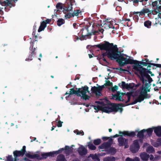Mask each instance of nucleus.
I'll return each instance as SVG.
<instances>
[{
    "label": "nucleus",
    "instance_id": "f257e3e1",
    "mask_svg": "<svg viewBox=\"0 0 161 161\" xmlns=\"http://www.w3.org/2000/svg\"><path fill=\"white\" fill-rule=\"evenodd\" d=\"M97 47L101 50H105L106 52L103 53L101 57H105L107 56L108 58L111 60H116L118 55V48L116 45H114L113 43H110L107 41H105L103 43L95 45Z\"/></svg>",
    "mask_w": 161,
    "mask_h": 161
},
{
    "label": "nucleus",
    "instance_id": "f03ea898",
    "mask_svg": "<svg viewBox=\"0 0 161 161\" xmlns=\"http://www.w3.org/2000/svg\"><path fill=\"white\" fill-rule=\"evenodd\" d=\"M116 61L118 63L119 66L122 67L128 64H135L133 69L137 71L141 65L139 64V61L130 58H127L123 57V54H119L117 56Z\"/></svg>",
    "mask_w": 161,
    "mask_h": 161
},
{
    "label": "nucleus",
    "instance_id": "7ed1b4c3",
    "mask_svg": "<svg viewBox=\"0 0 161 161\" xmlns=\"http://www.w3.org/2000/svg\"><path fill=\"white\" fill-rule=\"evenodd\" d=\"M118 105L115 103H110L108 104L105 105L103 106H101V110L103 112L109 113L114 112H116L118 111L119 109Z\"/></svg>",
    "mask_w": 161,
    "mask_h": 161
},
{
    "label": "nucleus",
    "instance_id": "20e7f679",
    "mask_svg": "<svg viewBox=\"0 0 161 161\" xmlns=\"http://www.w3.org/2000/svg\"><path fill=\"white\" fill-rule=\"evenodd\" d=\"M89 27L88 25H86L84 28L82 29L80 31V33H81V36L80 37L76 36V39L82 40H86L87 38H91L90 36L92 35V33L89 32L88 30Z\"/></svg>",
    "mask_w": 161,
    "mask_h": 161
},
{
    "label": "nucleus",
    "instance_id": "39448f33",
    "mask_svg": "<svg viewBox=\"0 0 161 161\" xmlns=\"http://www.w3.org/2000/svg\"><path fill=\"white\" fill-rule=\"evenodd\" d=\"M148 94L147 92L145 91H141L139 94L137 98L132 102L126 105V106L129 105H134L137 102L140 103L144 100L145 99L149 98Z\"/></svg>",
    "mask_w": 161,
    "mask_h": 161
},
{
    "label": "nucleus",
    "instance_id": "423d86ee",
    "mask_svg": "<svg viewBox=\"0 0 161 161\" xmlns=\"http://www.w3.org/2000/svg\"><path fill=\"white\" fill-rule=\"evenodd\" d=\"M74 146V145H72L71 147H70L69 146H66L64 148H61L58 151L52 152L53 157H54L55 155L61 153L62 151L64 150H65V153L67 155H69L72 153L73 150L72 147Z\"/></svg>",
    "mask_w": 161,
    "mask_h": 161
},
{
    "label": "nucleus",
    "instance_id": "0eeeda50",
    "mask_svg": "<svg viewBox=\"0 0 161 161\" xmlns=\"http://www.w3.org/2000/svg\"><path fill=\"white\" fill-rule=\"evenodd\" d=\"M137 71L140 75L141 76H139L140 80L143 84H144L145 81H147V80L145 79V77L147 79L151 77L150 75L146 72V69L143 67L142 66Z\"/></svg>",
    "mask_w": 161,
    "mask_h": 161
},
{
    "label": "nucleus",
    "instance_id": "6e6552de",
    "mask_svg": "<svg viewBox=\"0 0 161 161\" xmlns=\"http://www.w3.org/2000/svg\"><path fill=\"white\" fill-rule=\"evenodd\" d=\"M36 41H37V40H34L33 41L31 40L30 42V46L29 48L30 51L29 52V55L28 56V58L26 59V61L32 60L36 55V53L35 51L36 50V48L37 47H34V42H35Z\"/></svg>",
    "mask_w": 161,
    "mask_h": 161
},
{
    "label": "nucleus",
    "instance_id": "1a4fd4ad",
    "mask_svg": "<svg viewBox=\"0 0 161 161\" xmlns=\"http://www.w3.org/2000/svg\"><path fill=\"white\" fill-rule=\"evenodd\" d=\"M140 148L139 141L137 139L134 140L132 144L130 147V150L133 153H136Z\"/></svg>",
    "mask_w": 161,
    "mask_h": 161
},
{
    "label": "nucleus",
    "instance_id": "9d476101",
    "mask_svg": "<svg viewBox=\"0 0 161 161\" xmlns=\"http://www.w3.org/2000/svg\"><path fill=\"white\" fill-rule=\"evenodd\" d=\"M153 11L150 10L148 8H143L140 12H134L133 14L134 15H137L139 14V16L145 15L146 14H148V15L151 14Z\"/></svg>",
    "mask_w": 161,
    "mask_h": 161
},
{
    "label": "nucleus",
    "instance_id": "9b49d317",
    "mask_svg": "<svg viewBox=\"0 0 161 161\" xmlns=\"http://www.w3.org/2000/svg\"><path fill=\"white\" fill-rule=\"evenodd\" d=\"M113 139L110 138L108 141L106 142H104L100 145L99 146L98 148L99 149H107L110 147L113 144Z\"/></svg>",
    "mask_w": 161,
    "mask_h": 161
},
{
    "label": "nucleus",
    "instance_id": "f8f14e48",
    "mask_svg": "<svg viewBox=\"0 0 161 161\" xmlns=\"http://www.w3.org/2000/svg\"><path fill=\"white\" fill-rule=\"evenodd\" d=\"M135 84L134 83H132L128 84H126L124 81H122L121 85H120V83L119 84V86L123 89H126L128 90H130L133 89L135 86Z\"/></svg>",
    "mask_w": 161,
    "mask_h": 161
},
{
    "label": "nucleus",
    "instance_id": "ddd939ff",
    "mask_svg": "<svg viewBox=\"0 0 161 161\" xmlns=\"http://www.w3.org/2000/svg\"><path fill=\"white\" fill-rule=\"evenodd\" d=\"M75 3V0H70L69 1V2L65 4L64 9L67 12L71 11L72 9V6L74 5V3Z\"/></svg>",
    "mask_w": 161,
    "mask_h": 161
},
{
    "label": "nucleus",
    "instance_id": "4468645a",
    "mask_svg": "<svg viewBox=\"0 0 161 161\" xmlns=\"http://www.w3.org/2000/svg\"><path fill=\"white\" fill-rule=\"evenodd\" d=\"M119 133L120 134V136L122 137L123 135L124 136H128L130 137H133L135 135L136 133L135 132L131 131L130 132L128 131H124L123 132L119 131Z\"/></svg>",
    "mask_w": 161,
    "mask_h": 161
},
{
    "label": "nucleus",
    "instance_id": "2eb2a0df",
    "mask_svg": "<svg viewBox=\"0 0 161 161\" xmlns=\"http://www.w3.org/2000/svg\"><path fill=\"white\" fill-rule=\"evenodd\" d=\"M77 151L80 155L81 156L85 155L87 153V150L83 146L80 147Z\"/></svg>",
    "mask_w": 161,
    "mask_h": 161
},
{
    "label": "nucleus",
    "instance_id": "dca6fc26",
    "mask_svg": "<svg viewBox=\"0 0 161 161\" xmlns=\"http://www.w3.org/2000/svg\"><path fill=\"white\" fill-rule=\"evenodd\" d=\"M41 157L39 155V157H37V159L38 160H42L45 159H46L48 157H53V155L52 152L44 153L41 154Z\"/></svg>",
    "mask_w": 161,
    "mask_h": 161
},
{
    "label": "nucleus",
    "instance_id": "f3484780",
    "mask_svg": "<svg viewBox=\"0 0 161 161\" xmlns=\"http://www.w3.org/2000/svg\"><path fill=\"white\" fill-rule=\"evenodd\" d=\"M153 128L154 129V132L156 135L158 137H161V126L153 127Z\"/></svg>",
    "mask_w": 161,
    "mask_h": 161
},
{
    "label": "nucleus",
    "instance_id": "a211bd4d",
    "mask_svg": "<svg viewBox=\"0 0 161 161\" xmlns=\"http://www.w3.org/2000/svg\"><path fill=\"white\" fill-rule=\"evenodd\" d=\"M140 156L142 159L144 161H147L149 158V155L145 152L141 153Z\"/></svg>",
    "mask_w": 161,
    "mask_h": 161
},
{
    "label": "nucleus",
    "instance_id": "6ab92c4d",
    "mask_svg": "<svg viewBox=\"0 0 161 161\" xmlns=\"http://www.w3.org/2000/svg\"><path fill=\"white\" fill-rule=\"evenodd\" d=\"M14 156V159L16 160H17V157H20L21 156H23L24 155L20 151L15 150L13 152Z\"/></svg>",
    "mask_w": 161,
    "mask_h": 161
},
{
    "label": "nucleus",
    "instance_id": "aec40b11",
    "mask_svg": "<svg viewBox=\"0 0 161 161\" xmlns=\"http://www.w3.org/2000/svg\"><path fill=\"white\" fill-rule=\"evenodd\" d=\"M1 4L2 6H8L10 7H11L13 6L12 4L11 3V1L9 0H6L5 1L1 2Z\"/></svg>",
    "mask_w": 161,
    "mask_h": 161
},
{
    "label": "nucleus",
    "instance_id": "412c9836",
    "mask_svg": "<svg viewBox=\"0 0 161 161\" xmlns=\"http://www.w3.org/2000/svg\"><path fill=\"white\" fill-rule=\"evenodd\" d=\"M145 132V129H143L138 132L137 136L140 139L141 141H142V139L144 138V133Z\"/></svg>",
    "mask_w": 161,
    "mask_h": 161
},
{
    "label": "nucleus",
    "instance_id": "4be33fe9",
    "mask_svg": "<svg viewBox=\"0 0 161 161\" xmlns=\"http://www.w3.org/2000/svg\"><path fill=\"white\" fill-rule=\"evenodd\" d=\"M125 138L122 137H119L118 139V141L119 143V146H123L125 144Z\"/></svg>",
    "mask_w": 161,
    "mask_h": 161
},
{
    "label": "nucleus",
    "instance_id": "5701e85b",
    "mask_svg": "<svg viewBox=\"0 0 161 161\" xmlns=\"http://www.w3.org/2000/svg\"><path fill=\"white\" fill-rule=\"evenodd\" d=\"M47 27V25H46V23L45 21H43L41 22L40 25L38 30V32H40L41 31L44 30L45 28Z\"/></svg>",
    "mask_w": 161,
    "mask_h": 161
},
{
    "label": "nucleus",
    "instance_id": "b1692460",
    "mask_svg": "<svg viewBox=\"0 0 161 161\" xmlns=\"http://www.w3.org/2000/svg\"><path fill=\"white\" fill-rule=\"evenodd\" d=\"M108 154H115L116 152V149L114 147H111L108 150H106Z\"/></svg>",
    "mask_w": 161,
    "mask_h": 161
},
{
    "label": "nucleus",
    "instance_id": "393cba45",
    "mask_svg": "<svg viewBox=\"0 0 161 161\" xmlns=\"http://www.w3.org/2000/svg\"><path fill=\"white\" fill-rule=\"evenodd\" d=\"M56 161H67V160L63 154H60L57 156Z\"/></svg>",
    "mask_w": 161,
    "mask_h": 161
},
{
    "label": "nucleus",
    "instance_id": "a878e982",
    "mask_svg": "<svg viewBox=\"0 0 161 161\" xmlns=\"http://www.w3.org/2000/svg\"><path fill=\"white\" fill-rule=\"evenodd\" d=\"M82 90H81V94H86L87 92L89 93L90 92L89 91L88 87L86 86H82Z\"/></svg>",
    "mask_w": 161,
    "mask_h": 161
},
{
    "label": "nucleus",
    "instance_id": "bb28decb",
    "mask_svg": "<svg viewBox=\"0 0 161 161\" xmlns=\"http://www.w3.org/2000/svg\"><path fill=\"white\" fill-rule=\"evenodd\" d=\"M149 62V60L147 58H145L144 60H142V61H139V64L141 65H143L145 66H147L148 63H149L148 62Z\"/></svg>",
    "mask_w": 161,
    "mask_h": 161
},
{
    "label": "nucleus",
    "instance_id": "cd10ccee",
    "mask_svg": "<svg viewBox=\"0 0 161 161\" xmlns=\"http://www.w3.org/2000/svg\"><path fill=\"white\" fill-rule=\"evenodd\" d=\"M113 97L114 98H116L115 100H118L119 101H121L123 102L124 99H121V95H120L119 94H114L113 95Z\"/></svg>",
    "mask_w": 161,
    "mask_h": 161
},
{
    "label": "nucleus",
    "instance_id": "c85d7f7f",
    "mask_svg": "<svg viewBox=\"0 0 161 161\" xmlns=\"http://www.w3.org/2000/svg\"><path fill=\"white\" fill-rule=\"evenodd\" d=\"M25 156L26 157L31 158H36L37 157H39V155L38 154H34V155H32L29 153H27L25 154Z\"/></svg>",
    "mask_w": 161,
    "mask_h": 161
},
{
    "label": "nucleus",
    "instance_id": "c756f323",
    "mask_svg": "<svg viewBox=\"0 0 161 161\" xmlns=\"http://www.w3.org/2000/svg\"><path fill=\"white\" fill-rule=\"evenodd\" d=\"M103 161H115V158L114 157H107L103 159Z\"/></svg>",
    "mask_w": 161,
    "mask_h": 161
},
{
    "label": "nucleus",
    "instance_id": "7c9ffc66",
    "mask_svg": "<svg viewBox=\"0 0 161 161\" xmlns=\"http://www.w3.org/2000/svg\"><path fill=\"white\" fill-rule=\"evenodd\" d=\"M88 147L90 149L92 150H94L96 148V147L92 143L91 141L88 143Z\"/></svg>",
    "mask_w": 161,
    "mask_h": 161
},
{
    "label": "nucleus",
    "instance_id": "2f4dec72",
    "mask_svg": "<svg viewBox=\"0 0 161 161\" xmlns=\"http://www.w3.org/2000/svg\"><path fill=\"white\" fill-rule=\"evenodd\" d=\"M143 84V85H144V88L142 89L141 91L144 90L147 92V90L148 89L149 87L151 84H150L149 85V83H147V81H145L144 84Z\"/></svg>",
    "mask_w": 161,
    "mask_h": 161
},
{
    "label": "nucleus",
    "instance_id": "473e14b6",
    "mask_svg": "<svg viewBox=\"0 0 161 161\" xmlns=\"http://www.w3.org/2000/svg\"><path fill=\"white\" fill-rule=\"evenodd\" d=\"M92 155L91 157L93 161H100V159L96 154H91Z\"/></svg>",
    "mask_w": 161,
    "mask_h": 161
},
{
    "label": "nucleus",
    "instance_id": "72a5a7b5",
    "mask_svg": "<svg viewBox=\"0 0 161 161\" xmlns=\"http://www.w3.org/2000/svg\"><path fill=\"white\" fill-rule=\"evenodd\" d=\"M65 23L64 20L63 19H59L57 21V25L58 26H60Z\"/></svg>",
    "mask_w": 161,
    "mask_h": 161
},
{
    "label": "nucleus",
    "instance_id": "f704fd0d",
    "mask_svg": "<svg viewBox=\"0 0 161 161\" xmlns=\"http://www.w3.org/2000/svg\"><path fill=\"white\" fill-rule=\"evenodd\" d=\"M152 25V22L149 20H147L145 21L144 23V25L146 27L148 28L150 27Z\"/></svg>",
    "mask_w": 161,
    "mask_h": 161
},
{
    "label": "nucleus",
    "instance_id": "c9c22d12",
    "mask_svg": "<svg viewBox=\"0 0 161 161\" xmlns=\"http://www.w3.org/2000/svg\"><path fill=\"white\" fill-rule=\"evenodd\" d=\"M91 90L92 93H95L97 96H98L97 87L95 86L92 87Z\"/></svg>",
    "mask_w": 161,
    "mask_h": 161
},
{
    "label": "nucleus",
    "instance_id": "e433bc0d",
    "mask_svg": "<svg viewBox=\"0 0 161 161\" xmlns=\"http://www.w3.org/2000/svg\"><path fill=\"white\" fill-rule=\"evenodd\" d=\"M115 104L118 105L117 106H118V108H119L118 109V111L119 110L120 113H121L123 110V108L121 107L120 108L119 106H121L122 107H124V106H125L126 105H125V104H123V103H119V104L115 103Z\"/></svg>",
    "mask_w": 161,
    "mask_h": 161
},
{
    "label": "nucleus",
    "instance_id": "4c0bfd02",
    "mask_svg": "<svg viewBox=\"0 0 161 161\" xmlns=\"http://www.w3.org/2000/svg\"><path fill=\"white\" fill-rule=\"evenodd\" d=\"M146 150L148 153H153L154 151V149L152 146H150L147 147Z\"/></svg>",
    "mask_w": 161,
    "mask_h": 161
},
{
    "label": "nucleus",
    "instance_id": "58836bf2",
    "mask_svg": "<svg viewBox=\"0 0 161 161\" xmlns=\"http://www.w3.org/2000/svg\"><path fill=\"white\" fill-rule=\"evenodd\" d=\"M154 129L153 128H148L147 130H145V132H147V135L149 136H151L152 134V133L153 132V130Z\"/></svg>",
    "mask_w": 161,
    "mask_h": 161
},
{
    "label": "nucleus",
    "instance_id": "ea45409f",
    "mask_svg": "<svg viewBox=\"0 0 161 161\" xmlns=\"http://www.w3.org/2000/svg\"><path fill=\"white\" fill-rule=\"evenodd\" d=\"M97 85L98 86L97 87V91L98 92V96H101L102 95L101 91L102 90V88L100 86H98V84H97Z\"/></svg>",
    "mask_w": 161,
    "mask_h": 161
},
{
    "label": "nucleus",
    "instance_id": "a19ab883",
    "mask_svg": "<svg viewBox=\"0 0 161 161\" xmlns=\"http://www.w3.org/2000/svg\"><path fill=\"white\" fill-rule=\"evenodd\" d=\"M6 161H18L14 159V158L11 155H8L6 157Z\"/></svg>",
    "mask_w": 161,
    "mask_h": 161
},
{
    "label": "nucleus",
    "instance_id": "79ce46f5",
    "mask_svg": "<svg viewBox=\"0 0 161 161\" xmlns=\"http://www.w3.org/2000/svg\"><path fill=\"white\" fill-rule=\"evenodd\" d=\"M101 142V140L100 139H97L93 140V143L96 145H99Z\"/></svg>",
    "mask_w": 161,
    "mask_h": 161
},
{
    "label": "nucleus",
    "instance_id": "37998d69",
    "mask_svg": "<svg viewBox=\"0 0 161 161\" xmlns=\"http://www.w3.org/2000/svg\"><path fill=\"white\" fill-rule=\"evenodd\" d=\"M81 13V11L80 10L78 9L74 11V12L72 13L73 15V17L74 16H78L80 13Z\"/></svg>",
    "mask_w": 161,
    "mask_h": 161
},
{
    "label": "nucleus",
    "instance_id": "c03bdc74",
    "mask_svg": "<svg viewBox=\"0 0 161 161\" xmlns=\"http://www.w3.org/2000/svg\"><path fill=\"white\" fill-rule=\"evenodd\" d=\"M70 94H71V95L73 94H75L77 96H78L77 92L76 91V90H75L74 88H72L70 89Z\"/></svg>",
    "mask_w": 161,
    "mask_h": 161
},
{
    "label": "nucleus",
    "instance_id": "a18cd8bd",
    "mask_svg": "<svg viewBox=\"0 0 161 161\" xmlns=\"http://www.w3.org/2000/svg\"><path fill=\"white\" fill-rule=\"evenodd\" d=\"M82 95V96L81 97H82L83 99H84L85 100H88L89 99L90 97L89 96L87 95L86 94H83Z\"/></svg>",
    "mask_w": 161,
    "mask_h": 161
},
{
    "label": "nucleus",
    "instance_id": "49530a36",
    "mask_svg": "<svg viewBox=\"0 0 161 161\" xmlns=\"http://www.w3.org/2000/svg\"><path fill=\"white\" fill-rule=\"evenodd\" d=\"M65 17L66 19H69L71 17H73L72 13H68L65 15Z\"/></svg>",
    "mask_w": 161,
    "mask_h": 161
},
{
    "label": "nucleus",
    "instance_id": "de8ad7c7",
    "mask_svg": "<svg viewBox=\"0 0 161 161\" xmlns=\"http://www.w3.org/2000/svg\"><path fill=\"white\" fill-rule=\"evenodd\" d=\"M106 83L104 84L105 86H111L113 85V83L110 82L109 80H106Z\"/></svg>",
    "mask_w": 161,
    "mask_h": 161
},
{
    "label": "nucleus",
    "instance_id": "09e8293b",
    "mask_svg": "<svg viewBox=\"0 0 161 161\" xmlns=\"http://www.w3.org/2000/svg\"><path fill=\"white\" fill-rule=\"evenodd\" d=\"M56 7L58 9H62L63 8L62 3H58L56 5Z\"/></svg>",
    "mask_w": 161,
    "mask_h": 161
},
{
    "label": "nucleus",
    "instance_id": "8fccbe9b",
    "mask_svg": "<svg viewBox=\"0 0 161 161\" xmlns=\"http://www.w3.org/2000/svg\"><path fill=\"white\" fill-rule=\"evenodd\" d=\"M118 87L116 86L115 85L113 87H112L111 89V90L113 92H114L116 90H118Z\"/></svg>",
    "mask_w": 161,
    "mask_h": 161
},
{
    "label": "nucleus",
    "instance_id": "3c124183",
    "mask_svg": "<svg viewBox=\"0 0 161 161\" xmlns=\"http://www.w3.org/2000/svg\"><path fill=\"white\" fill-rule=\"evenodd\" d=\"M150 70V69H146V72H147V73H148V74H150L151 75V76H154V74H153L152 72Z\"/></svg>",
    "mask_w": 161,
    "mask_h": 161
},
{
    "label": "nucleus",
    "instance_id": "603ef678",
    "mask_svg": "<svg viewBox=\"0 0 161 161\" xmlns=\"http://www.w3.org/2000/svg\"><path fill=\"white\" fill-rule=\"evenodd\" d=\"M25 149L26 146H24L23 147L22 149L20 151L24 155L25 153L26 152Z\"/></svg>",
    "mask_w": 161,
    "mask_h": 161
},
{
    "label": "nucleus",
    "instance_id": "864d4df0",
    "mask_svg": "<svg viewBox=\"0 0 161 161\" xmlns=\"http://www.w3.org/2000/svg\"><path fill=\"white\" fill-rule=\"evenodd\" d=\"M125 146V148H127L129 147V145L128 144V139H126L125 140V144L124 145Z\"/></svg>",
    "mask_w": 161,
    "mask_h": 161
},
{
    "label": "nucleus",
    "instance_id": "5fc2aeb1",
    "mask_svg": "<svg viewBox=\"0 0 161 161\" xmlns=\"http://www.w3.org/2000/svg\"><path fill=\"white\" fill-rule=\"evenodd\" d=\"M148 0H132L134 3H137L139 2H142L144 1H147Z\"/></svg>",
    "mask_w": 161,
    "mask_h": 161
},
{
    "label": "nucleus",
    "instance_id": "6e6d98bb",
    "mask_svg": "<svg viewBox=\"0 0 161 161\" xmlns=\"http://www.w3.org/2000/svg\"><path fill=\"white\" fill-rule=\"evenodd\" d=\"M157 10L159 13L158 15H161V6L157 7Z\"/></svg>",
    "mask_w": 161,
    "mask_h": 161
},
{
    "label": "nucleus",
    "instance_id": "4d7b16f0",
    "mask_svg": "<svg viewBox=\"0 0 161 161\" xmlns=\"http://www.w3.org/2000/svg\"><path fill=\"white\" fill-rule=\"evenodd\" d=\"M81 88H79L78 89V90H76L77 92V93L78 94V96H80L81 95L80 94V93L81 94Z\"/></svg>",
    "mask_w": 161,
    "mask_h": 161
},
{
    "label": "nucleus",
    "instance_id": "13d9d810",
    "mask_svg": "<svg viewBox=\"0 0 161 161\" xmlns=\"http://www.w3.org/2000/svg\"><path fill=\"white\" fill-rule=\"evenodd\" d=\"M116 69L122 71H128V70L126 69H122L121 68H116L115 69Z\"/></svg>",
    "mask_w": 161,
    "mask_h": 161
},
{
    "label": "nucleus",
    "instance_id": "bf43d9fd",
    "mask_svg": "<svg viewBox=\"0 0 161 161\" xmlns=\"http://www.w3.org/2000/svg\"><path fill=\"white\" fill-rule=\"evenodd\" d=\"M45 21V22L46 23V25H47V24H49L50 23L51 21V19H47L45 21Z\"/></svg>",
    "mask_w": 161,
    "mask_h": 161
},
{
    "label": "nucleus",
    "instance_id": "052dcab7",
    "mask_svg": "<svg viewBox=\"0 0 161 161\" xmlns=\"http://www.w3.org/2000/svg\"><path fill=\"white\" fill-rule=\"evenodd\" d=\"M62 122L59 121L58 122V123L57 125V126L58 127H61L62 126Z\"/></svg>",
    "mask_w": 161,
    "mask_h": 161
},
{
    "label": "nucleus",
    "instance_id": "680f3d73",
    "mask_svg": "<svg viewBox=\"0 0 161 161\" xmlns=\"http://www.w3.org/2000/svg\"><path fill=\"white\" fill-rule=\"evenodd\" d=\"M109 137L106 136L103 137H102V139L103 141H105L108 140L109 139Z\"/></svg>",
    "mask_w": 161,
    "mask_h": 161
},
{
    "label": "nucleus",
    "instance_id": "e2e57ef3",
    "mask_svg": "<svg viewBox=\"0 0 161 161\" xmlns=\"http://www.w3.org/2000/svg\"><path fill=\"white\" fill-rule=\"evenodd\" d=\"M101 106H94V108L95 110L98 109L99 110H101Z\"/></svg>",
    "mask_w": 161,
    "mask_h": 161
},
{
    "label": "nucleus",
    "instance_id": "0e129e2a",
    "mask_svg": "<svg viewBox=\"0 0 161 161\" xmlns=\"http://www.w3.org/2000/svg\"><path fill=\"white\" fill-rule=\"evenodd\" d=\"M125 161H134V159L128 157L126 159Z\"/></svg>",
    "mask_w": 161,
    "mask_h": 161
},
{
    "label": "nucleus",
    "instance_id": "69168bd1",
    "mask_svg": "<svg viewBox=\"0 0 161 161\" xmlns=\"http://www.w3.org/2000/svg\"><path fill=\"white\" fill-rule=\"evenodd\" d=\"M159 143H156L154 144L153 145L155 147H158L160 145L161 142H159Z\"/></svg>",
    "mask_w": 161,
    "mask_h": 161
},
{
    "label": "nucleus",
    "instance_id": "338daca9",
    "mask_svg": "<svg viewBox=\"0 0 161 161\" xmlns=\"http://www.w3.org/2000/svg\"><path fill=\"white\" fill-rule=\"evenodd\" d=\"M161 86H156L154 88V89L155 91H158L159 89L161 88Z\"/></svg>",
    "mask_w": 161,
    "mask_h": 161
},
{
    "label": "nucleus",
    "instance_id": "774afa93",
    "mask_svg": "<svg viewBox=\"0 0 161 161\" xmlns=\"http://www.w3.org/2000/svg\"><path fill=\"white\" fill-rule=\"evenodd\" d=\"M158 1H155L153 2V6H157L158 4Z\"/></svg>",
    "mask_w": 161,
    "mask_h": 161
}]
</instances>
